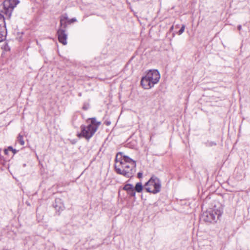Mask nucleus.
Here are the masks:
<instances>
[{"label":"nucleus","mask_w":250,"mask_h":250,"mask_svg":"<svg viewBox=\"0 0 250 250\" xmlns=\"http://www.w3.org/2000/svg\"><path fill=\"white\" fill-rule=\"evenodd\" d=\"M13 148H12V147H11V146H9V147H8V148H7V150H11V151L12 150H13Z\"/></svg>","instance_id":"obj_20"},{"label":"nucleus","mask_w":250,"mask_h":250,"mask_svg":"<svg viewBox=\"0 0 250 250\" xmlns=\"http://www.w3.org/2000/svg\"><path fill=\"white\" fill-rule=\"evenodd\" d=\"M144 188L147 192L156 194L161 190V181L157 177L152 176L144 185Z\"/></svg>","instance_id":"obj_3"},{"label":"nucleus","mask_w":250,"mask_h":250,"mask_svg":"<svg viewBox=\"0 0 250 250\" xmlns=\"http://www.w3.org/2000/svg\"><path fill=\"white\" fill-rule=\"evenodd\" d=\"M160 79V74L157 70H150L144 77H142L141 84L144 88L149 89L157 83Z\"/></svg>","instance_id":"obj_2"},{"label":"nucleus","mask_w":250,"mask_h":250,"mask_svg":"<svg viewBox=\"0 0 250 250\" xmlns=\"http://www.w3.org/2000/svg\"><path fill=\"white\" fill-rule=\"evenodd\" d=\"M134 189H135V191H136L137 192H139V193L141 192L143 189V186L142 185V183L138 182V183H136Z\"/></svg>","instance_id":"obj_9"},{"label":"nucleus","mask_w":250,"mask_h":250,"mask_svg":"<svg viewBox=\"0 0 250 250\" xmlns=\"http://www.w3.org/2000/svg\"><path fill=\"white\" fill-rule=\"evenodd\" d=\"M136 162L123 152L117 154L115 169L117 173L126 177H132L136 171Z\"/></svg>","instance_id":"obj_1"},{"label":"nucleus","mask_w":250,"mask_h":250,"mask_svg":"<svg viewBox=\"0 0 250 250\" xmlns=\"http://www.w3.org/2000/svg\"><path fill=\"white\" fill-rule=\"evenodd\" d=\"M63 208V207H60L59 209L62 210Z\"/></svg>","instance_id":"obj_23"},{"label":"nucleus","mask_w":250,"mask_h":250,"mask_svg":"<svg viewBox=\"0 0 250 250\" xmlns=\"http://www.w3.org/2000/svg\"><path fill=\"white\" fill-rule=\"evenodd\" d=\"M5 36V33L4 31V29H2V27L1 26V25H0V39L2 40L3 38Z\"/></svg>","instance_id":"obj_13"},{"label":"nucleus","mask_w":250,"mask_h":250,"mask_svg":"<svg viewBox=\"0 0 250 250\" xmlns=\"http://www.w3.org/2000/svg\"><path fill=\"white\" fill-rule=\"evenodd\" d=\"M143 176V173L141 172H139L138 173V177L139 178H141Z\"/></svg>","instance_id":"obj_18"},{"label":"nucleus","mask_w":250,"mask_h":250,"mask_svg":"<svg viewBox=\"0 0 250 250\" xmlns=\"http://www.w3.org/2000/svg\"><path fill=\"white\" fill-rule=\"evenodd\" d=\"M237 28H238V29L239 31H240V30H241V29H242V26H241V25H238V27H237Z\"/></svg>","instance_id":"obj_19"},{"label":"nucleus","mask_w":250,"mask_h":250,"mask_svg":"<svg viewBox=\"0 0 250 250\" xmlns=\"http://www.w3.org/2000/svg\"><path fill=\"white\" fill-rule=\"evenodd\" d=\"M18 141L21 146H23L24 145V141L23 139V136L21 134H19L18 137Z\"/></svg>","instance_id":"obj_12"},{"label":"nucleus","mask_w":250,"mask_h":250,"mask_svg":"<svg viewBox=\"0 0 250 250\" xmlns=\"http://www.w3.org/2000/svg\"><path fill=\"white\" fill-rule=\"evenodd\" d=\"M58 35L59 42L63 45H66L67 44V35L65 32V30L59 29L58 31Z\"/></svg>","instance_id":"obj_7"},{"label":"nucleus","mask_w":250,"mask_h":250,"mask_svg":"<svg viewBox=\"0 0 250 250\" xmlns=\"http://www.w3.org/2000/svg\"><path fill=\"white\" fill-rule=\"evenodd\" d=\"M127 193L130 196H132V197H135V195H136L135 190L134 189V188H133L132 189H131L130 190L127 191Z\"/></svg>","instance_id":"obj_14"},{"label":"nucleus","mask_w":250,"mask_h":250,"mask_svg":"<svg viewBox=\"0 0 250 250\" xmlns=\"http://www.w3.org/2000/svg\"><path fill=\"white\" fill-rule=\"evenodd\" d=\"M88 120H91V124L89 125H92L93 126H95L97 127V129H98L99 125H101L100 122H97L96 120V118H92L91 119H89Z\"/></svg>","instance_id":"obj_8"},{"label":"nucleus","mask_w":250,"mask_h":250,"mask_svg":"<svg viewBox=\"0 0 250 250\" xmlns=\"http://www.w3.org/2000/svg\"><path fill=\"white\" fill-rule=\"evenodd\" d=\"M57 206H56L55 208H56V209H57Z\"/></svg>","instance_id":"obj_25"},{"label":"nucleus","mask_w":250,"mask_h":250,"mask_svg":"<svg viewBox=\"0 0 250 250\" xmlns=\"http://www.w3.org/2000/svg\"><path fill=\"white\" fill-rule=\"evenodd\" d=\"M133 188V186L132 185L130 184H127L124 186V187L123 188V189L124 190H125L127 192L128 190L132 189Z\"/></svg>","instance_id":"obj_11"},{"label":"nucleus","mask_w":250,"mask_h":250,"mask_svg":"<svg viewBox=\"0 0 250 250\" xmlns=\"http://www.w3.org/2000/svg\"><path fill=\"white\" fill-rule=\"evenodd\" d=\"M81 132L78 134L79 137H83L89 140L97 131L96 126H93L92 125H82L81 126Z\"/></svg>","instance_id":"obj_4"},{"label":"nucleus","mask_w":250,"mask_h":250,"mask_svg":"<svg viewBox=\"0 0 250 250\" xmlns=\"http://www.w3.org/2000/svg\"><path fill=\"white\" fill-rule=\"evenodd\" d=\"M77 20L76 18H72L69 20L68 21V22L69 23H73L74 22H75Z\"/></svg>","instance_id":"obj_17"},{"label":"nucleus","mask_w":250,"mask_h":250,"mask_svg":"<svg viewBox=\"0 0 250 250\" xmlns=\"http://www.w3.org/2000/svg\"><path fill=\"white\" fill-rule=\"evenodd\" d=\"M20 2L19 0H5L3 7L7 15H10L14 8Z\"/></svg>","instance_id":"obj_5"},{"label":"nucleus","mask_w":250,"mask_h":250,"mask_svg":"<svg viewBox=\"0 0 250 250\" xmlns=\"http://www.w3.org/2000/svg\"><path fill=\"white\" fill-rule=\"evenodd\" d=\"M173 29V26H172L170 28V30H172Z\"/></svg>","instance_id":"obj_24"},{"label":"nucleus","mask_w":250,"mask_h":250,"mask_svg":"<svg viewBox=\"0 0 250 250\" xmlns=\"http://www.w3.org/2000/svg\"><path fill=\"white\" fill-rule=\"evenodd\" d=\"M4 22V18L3 16L0 13V25Z\"/></svg>","instance_id":"obj_16"},{"label":"nucleus","mask_w":250,"mask_h":250,"mask_svg":"<svg viewBox=\"0 0 250 250\" xmlns=\"http://www.w3.org/2000/svg\"><path fill=\"white\" fill-rule=\"evenodd\" d=\"M67 19H68V17H67V16L66 14H64V15H62L61 17V20H60L61 26H62V25L63 24H65V21L67 20ZM65 26H66V25H64V27H65Z\"/></svg>","instance_id":"obj_10"},{"label":"nucleus","mask_w":250,"mask_h":250,"mask_svg":"<svg viewBox=\"0 0 250 250\" xmlns=\"http://www.w3.org/2000/svg\"><path fill=\"white\" fill-rule=\"evenodd\" d=\"M185 29V25L184 24H183L182 25L181 29L179 30V31L178 32V35H181L184 32Z\"/></svg>","instance_id":"obj_15"},{"label":"nucleus","mask_w":250,"mask_h":250,"mask_svg":"<svg viewBox=\"0 0 250 250\" xmlns=\"http://www.w3.org/2000/svg\"><path fill=\"white\" fill-rule=\"evenodd\" d=\"M221 215V213L220 211L217 212L214 210L208 211L205 214V218L204 220L206 222H216Z\"/></svg>","instance_id":"obj_6"},{"label":"nucleus","mask_w":250,"mask_h":250,"mask_svg":"<svg viewBox=\"0 0 250 250\" xmlns=\"http://www.w3.org/2000/svg\"><path fill=\"white\" fill-rule=\"evenodd\" d=\"M7 151H8L7 149H5L4 150V153H5V154H7L8 153Z\"/></svg>","instance_id":"obj_22"},{"label":"nucleus","mask_w":250,"mask_h":250,"mask_svg":"<svg viewBox=\"0 0 250 250\" xmlns=\"http://www.w3.org/2000/svg\"><path fill=\"white\" fill-rule=\"evenodd\" d=\"M14 154H15L17 152V150L15 149H13V150H11Z\"/></svg>","instance_id":"obj_21"}]
</instances>
